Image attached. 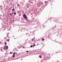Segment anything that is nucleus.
Masks as SVG:
<instances>
[{"mask_svg":"<svg viewBox=\"0 0 62 62\" xmlns=\"http://www.w3.org/2000/svg\"><path fill=\"white\" fill-rule=\"evenodd\" d=\"M5 45H7V43L5 42Z\"/></svg>","mask_w":62,"mask_h":62,"instance_id":"obj_9","label":"nucleus"},{"mask_svg":"<svg viewBox=\"0 0 62 62\" xmlns=\"http://www.w3.org/2000/svg\"><path fill=\"white\" fill-rule=\"evenodd\" d=\"M39 57L41 58V56H39Z\"/></svg>","mask_w":62,"mask_h":62,"instance_id":"obj_14","label":"nucleus"},{"mask_svg":"<svg viewBox=\"0 0 62 62\" xmlns=\"http://www.w3.org/2000/svg\"><path fill=\"white\" fill-rule=\"evenodd\" d=\"M10 16H12V14L11 13L10 14Z\"/></svg>","mask_w":62,"mask_h":62,"instance_id":"obj_5","label":"nucleus"},{"mask_svg":"<svg viewBox=\"0 0 62 62\" xmlns=\"http://www.w3.org/2000/svg\"><path fill=\"white\" fill-rule=\"evenodd\" d=\"M0 7H2V5H1Z\"/></svg>","mask_w":62,"mask_h":62,"instance_id":"obj_21","label":"nucleus"},{"mask_svg":"<svg viewBox=\"0 0 62 62\" xmlns=\"http://www.w3.org/2000/svg\"><path fill=\"white\" fill-rule=\"evenodd\" d=\"M13 54H15V53H13Z\"/></svg>","mask_w":62,"mask_h":62,"instance_id":"obj_16","label":"nucleus"},{"mask_svg":"<svg viewBox=\"0 0 62 62\" xmlns=\"http://www.w3.org/2000/svg\"><path fill=\"white\" fill-rule=\"evenodd\" d=\"M44 40V39L43 38H42V40Z\"/></svg>","mask_w":62,"mask_h":62,"instance_id":"obj_10","label":"nucleus"},{"mask_svg":"<svg viewBox=\"0 0 62 62\" xmlns=\"http://www.w3.org/2000/svg\"><path fill=\"white\" fill-rule=\"evenodd\" d=\"M17 6H18V7H19V6H20V5H19V4H18V5H17Z\"/></svg>","mask_w":62,"mask_h":62,"instance_id":"obj_8","label":"nucleus"},{"mask_svg":"<svg viewBox=\"0 0 62 62\" xmlns=\"http://www.w3.org/2000/svg\"><path fill=\"white\" fill-rule=\"evenodd\" d=\"M16 13H14V14L15 15H16Z\"/></svg>","mask_w":62,"mask_h":62,"instance_id":"obj_13","label":"nucleus"},{"mask_svg":"<svg viewBox=\"0 0 62 62\" xmlns=\"http://www.w3.org/2000/svg\"><path fill=\"white\" fill-rule=\"evenodd\" d=\"M14 10H15V9H12V10H13V11H14Z\"/></svg>","mask_w":62,"mask_h":62,"instance_id":"obj_6","label":"nucleus"},{"mask_svg":"<svg viewBox=\"0 0 62 62\" xmlns=\"http://www.w3.org/2000/svg\"><path fill=\"white\" fill-rule=\"evenodd\" d=\"M45 3H47V2L45 1Z\"/></svg>","mask_w":62,"mask_h":62,"instance_id":"obj_17","label":"nucleus"},{"mask_svg":"<svg viewBox=\"0 0 62 62\" xmlns=\"http://www.w3.org/2000/svg\"><path fill=\"white\" fill-rule=\"evenodd\" d=\"M35 46V44H34V45H33V46Z\"/></svg>","mask_w":62,"mask_h":62,"instance_id":"obj_15","label":"nucleus"},{"mask_svg":"<svg viewBox=\"0 0 62 62\" xmlns=\"http://www.w3.org/2000/svg\"><path fill=\"white\" fill-rule=\"evenodd\" d=\"M23 48H24H24H25V47H23Z\"/></svg>","mask_w":62,"mask_h":62,"instance_id":"obj_20","label":"nucleus"},{"mask_svg":"<svg viewBox=\"0 0 62 62\" xmlns=\"http://www.w3.org/2000/svg\"><path fill=\"white\" fill-rule=\"evenodd\" d=\"M34 39V38H33L32 39V41H33V40Z\"/></svg>","mask_w":62,"mask_h":62,"instance_id":"obj_12","label":"nucleus"},{"mask_svg":"<svg viewBox=\"0 0 62 62\" xmlns=\"http://www.w3.org/2000/svg\"><path fill=\"white\" fill-rule=\"evenodd\" d=\"M30 47L31 48V47H33V46H32V45H31L30 46Z\"/></svg>","mask_w":62,"mask_h":62,"instance_id":"obj_11","label":"nucleus"},{"mask_svg":"<svg viewBox=\"0 0 62 62\" xmlns=\"http://www.w3.org/2000/svg\"><path fill=\"white\" fill-rule=\"evenodd\" d=\"M13 57H15V55H13Z\"/></svg>","mask_w":62,"mask_h":62,"instance_id":"obj_7","label":"nucleus"},{"mask_svg":"<svg viewBox=\"0 0 62 62\" xmlns=\"http://www.w3.org/2000/svg\"><path fill=\"white\" fill-rule=\"evenodd\" d=\"M23 17L24 19H27V16L25 14H24L23 15Z\"/></svg>","mask_w":62,"mask_h":62,"instance_id":"obj_1","label":"nucleus"},{"mask_svg":"<svg viewBox=\"0 0 62 62\" xmlns=\"http://www.w3.org/2000/svg\"><path fill=\"white\" fill-rule=\"evenodd\" d=\"M27 53H28V51H26Z\"/></svg>","mask_w":62,"mask_h":62,"instance_id":"obj_18","label":"nucleus"},{"mask_svg":"<svg viewBox=\"0 0 62 62\" xmlns=\"http://www.w3.org/2000/svg\"><path fill=\"white\" fill-rule=\"evenodd\" d=\"M4 48L5 49H6V46H4Z\"/></svg>","mask_w":62,"mask_h":62,"instance_id":"obj_3","label":"nucleus"},{"mask_svg":"<svg viewBox=\"0 0 62 62\" xmlns=\"http://www.w3.org/2000/svg\"><path fill=\"white\" fill-rule=\"evenodd\" d=\"M7 41L8 42L9 41V39H7Z\"/></svg>","mask_w":62,"mask_h":62,"instance_id":"obj_4","label":"nucleus"},{"mask_svg":"<svg viewBox=\"0 0 62 62\" xmlns=\"http://www.w3.org/2000/svg\"><path fill=\"white\" fill-rule=\"evenodd\" d=\"M10 54H12V53H11V52H10Z\"/></svg>","mask_w":62,"mask_h":62,"instance_id":"obj_19","label":"nucleus"},{"mask_svg":"<svg viewBox=\"0 0 62 62\" xmlns=\"http://www.w3.org/2000/svg\"><path fill=\"white\" fill-rule=\"evenodd\" d=\"M13 21H14V20H13Z\"/></svg>","mask_w":62,"mask_h":62,"instance_id":"obj_22","label":"nucleus"},{"mask_svg":"<svg viewBox=\"0 0 62 62\" xmlns=\"http://www.w3.org/2000/svg\"><path fill=\"white\" fill-rule=\"evenodd\" d=\"M6 49H7H7H8V46H6Z\"/></svg>","mask_w":62,"mask_h":62,"instance_id":"obj_2","label":"nucleus"}]
</instances>
